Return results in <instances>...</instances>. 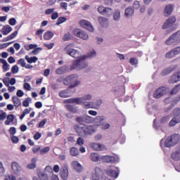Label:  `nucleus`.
<instances>
[{
    "label": "nucleus",
    "mask_w": 180,
    "mask_h": 180,
    "mask_svg": "<svg viewBox=\"0 0 180 180\" xmlns=\"http://www.w3.org/2000/svg\"><path fill=\"white\" fill-rule=\"evenodd\" d=\"M170 119H171L170 115L165 116L160 119V123H162V124H164L167 123V122H169Z\"/></svg>",
    "instance_id": "nucleus-43"
},
{
    "label": "nucleus",
    "mask_w": 180,
    "mask_h": 180,
    "mask_svg": "<svg viewBox=\"0 0 180 180\" xmlns=\"http://www.w3.org/2000/svg\"><path fill=\"white\" fill-rule=\"evenodd\" d=\"M129 63L131 65H137V63H139V60L136 59V58H131L129 59Z\"/></svg>",
    "instance_id": "nucleus-55"
},
{
    "label": "nucleus",
    "mask_w": 180,
    "mask_h": 180,
    "mask_svg": "<svg viewBox=\"0 0 180 180\" xmlns=\"http://www.w3.org/2000/svg\"><path fill=\"white\" fill-rule=\"evenodd\" d=\"M71 165L72 168H74V169H75V171H77V172H81L82 171V166L81 165V164H79V162L77 161H73L72 162Z\"/></svg>",
    "instance_id": "nucleus-22"
},
{
    "label": "nucleus",
    "mask_w": 180,
    "mask_h": 180,
    "mask_svg": "<svg viewBox=\"0 0 180 180\" xmlns=\"http://www.w3.org/2000/svg\"><path fill=\"white\" fill-rule=\"evenodd\" d=\"M70 39H71V34L70 32L65 34L63 37V40L64 41H68V40H70Z\"/></svg>",
    "instance_id": "nucleus-52"
},
{
    "label": "nucleus",
    "mask_w": 180,
    "mask_h": 180,
    "mask_svg": "<svg viewBox=\"0 0 180 180\" xmlns=\"http://www.w3.org/2000/svg\"><path fill=\"white\" fill-rule=\"evenodd\" d=\"M49 151H50V147L46 146V147L41 149L40 154H41V155H43L44 154H47V153H49Z\"/></svg>",
    "instance_id": "nucleus-49"
},
{
    "label": "nucleus",
    "mask_w": 180,
    "mask_h": 180,
    "mask_svg": "<svg viewBox=\"0 0 180 180\" xmlns=\"http://www.w3.org/2000/svg\"><path fill=\"white\" fill-rule=\"evenodd\" d=\"M59 96H60V98H67V91H62L59 93Z\"/></svg>",
    "instance_id": "nucleus-62"
},
{
    "label": "nucleus",
    "mask_w": 180,
    "mask_h": 180,
    "mask_svg": "<svg viewBox=\"0 0 180 180\" xmlns=\"http://www.w3.org/2000/svg\"><path fill=\"white\" fill-rule=\"evenodd\" d=\"M114 20H119L120 19V11L117 10L113 14Z\"/></svg>",
    "instance_id": "nucleus-46"
},
{
    "label": "nucleus",
    "mask_w": 180,
    "mask_h": 180,
    "mask_svg": "<svg viewBox=\"0 0 180 180\" xmlns=\"http://www.w3.org/2000/svg\"><path fill=\"white\" fill-rule=\"evenodd\" d=\"M64 85H70L69 88H75V86H77V85H79L80 82L78 81V77L75 75H71L70 76H68L64 80H63Z\"/></svg>",
    "instance_id": "nucleus-3"
},
{
    "label": "nucleus",
    "mask_w": 180,
    "mask_h": 180,
    "mask_svg": "<svg viewBox=\"0 0 180 180\" xmlns=\"http://www.w3.org/2000/svg\"><path fill=\"white\" fill-rule=\"evenodd\" d=\"M176 82H179V79L178 77L177 73L176 72L169 79V83L176 84Z\"/></svg>",
    "instance_id": "nucleus-25"
},
{
    "label": "nucleus",
    "mask_w": 180,
    "mask_h": 180,
    "mask_svg": "<svg viewBox=\"0 0 180 180\" xmlns=\"http://www.w3.org/2000/svg\"><path fill=\"white\" fill-rule=\"evenodd\" d=\"M12 30V27H11V25H6L2 27L1 33L4 34V36H6L7 34H9Z\"/></svg>",
    "instance_id": "nucleus-20"
},
{
    "label": "nucleus",
    "mask_w": 180,
    "mask_h": 180,
    "mask_svg": "<svg viewBox=\"0 0 180 180\" xmlns=\"http://www.w3.org/2000/svg\"><path fill=\"white\" fill-rule=\"evenodd\" d=\"M101 162H105L106 164H113L116 162V158L110 155L101 156Z\"/></svg>",
    "instance_id": "nucleus-14"
},
{
    "label": "nucleus",
    "mask_w": 180,
    "mask_h": 180,
    "mask_svg": "<svg viewBox=\"0 0 180 180\" xmlns=\"http://www.w3.org/2000/svg\"><path fill=\"white\" fill-rule=\"evenodd\" d=\"M172 160L174 161H179L180 160V150H176L172 153L171 155Z\"/></svg>",
    "instance_id": "nucleus-28"
},
{
    "label": "nucleus",
    "mask_w": 180,
    "mask_h": 180,
    "mask_svg": "<svg viewBox=\"0 0 180 180\" xmlns=\"http://www.w3.org/2000/svg\"><path fill=\"white\" fill-rule=\"evenodd\" d=\"M175 22H176V17L174 15L171 16L166 20V22H164L162 29L165 30L168 29V27H171Z\"/></svg>",
    "instance_id": "nucleus-13"
},
{
    "label": "nucleus",
    "mask_w": 180,
    "mask_h": 180,
    "mask_svg": "<svg viewBox=\"0 0 180 180\" xmlns=\"http://www.w3.org/2000/svg\"><path fill=\"white\" fill-rule=\"evenodd\" d=\"M165 94H167L165 87H160L155 91L153 96L154 98H156V99H159L161 96H164Z\"/></svg>",
    "instance_id": "nucleus-15"
},
{
    "label": "nucleus",
    "mask_w": 180,
    "mask_h": 180,
    "mask_svg": "<svg viewBox=\"0 0 180 180\" xmlns=\"http://www.w3.org/2000/svg\"><path fill=\"white\" fill-rule=\"evenodd\" d=\"M103 175H105L103 170L99 167H96L91 176L93 179H101V178H103Z\"/></svg>",
    "instance_id": "nucleus-9"
},
{
    "label": "nucleus",
    "mask_w": 180,
    "mask_h": 180,
    "mask_svg": "<svg viewBox=\"0 0 180 180\" xmlns=\"http://www.w3.org/2000/svg\"><path fill=\"white\" fill-rule=\"evenodd\" d=\"M44 47H46V49H48V50H51V49H53V47H54V42H52L51 44H44Z\"/></svg>",
    "instance_id": "nucleus-56"
},
{
    "label": "nucleus",
    "mask_w": 180,
    "mask_h": 180,
    "mask_svg": "<svg viewBox=\"0 0 180 180\" xmlns=\"http://www.w3.org/2000/svg\"><path fill=\"white\" fill-rule=\"evenodd\" d=\"M24 89H25L26 91H30V89H32V86H30V84L25 83L24 84Z\"/></svg>",
    "instance_id": "nucleus-64"
},
{
    "label": "nucleus",
    "mask_w": 180,
    "mask_h": 180,
    "mask_svg": "<svg viewBox=\"0 0 180 180\" xmlns=\"http://www.w3.org/2000/svg\"><path fill=\"white\" fill-rule=\"evenodd\" d=\"M67 21V18L65 17H59L57 20L56 25L57 26H60L61 23H64V22Z\"/></svg>",
    "instance_id": "nucleus-44"
},
{
    "label": "nucleus",
    "mask_w": 180,
    "mask_h": 180,
    "mask_svg": "<svg viewBox=\"0 0 180 180\" xmlns=\"http://www.w3.org/2000/svg\"><path fill=\"white\" fill-rule=\"evenodd\" d=\"M104 117L102 115H98L95 118L96 123H98V126L102 125L103 123Z\"/></svg>",
    "instance_id": "nucleus-40"
},
{
    "label": "nucleus",
    "mask_w": 180,
    "mask_h": 180,
    "mask_svg": "<svg viewBox=\"0 0 180 180\" xmlns=\"http://www.w3.org/2000/svg\"><path fill=\"white\" fill-rule=\"evenodd\" d=\"M74 47H75V44H69L64 48L63 51H65L68 56L73 57V58H78L79 57V52L74 49Z\"/></svg>",
    "instance_id": "nucleus-5"
},
{
    "label": "nucleus",
    "mask_w": 180,
    "mask_h": 180,
    "mask_svg": "<svg viewBox=\"0 0 180 180\" xmlns=\"http://www.w3.org/2000/svg\"><path fill=\"white\" fill-rule=\"evenodd\" d=\"M79 25L83 29H86V30H88L89 32H94V26L91 22L86 20H81L79 21Z\"/></svg>",
    "instance_id": "nucleus-10"
},
{
    "label": "nucleus",
    "mask_w": 180,
    "mask_h": 180,
    "mask_svg": "<svg viewBox=\"0 0 180 180\" xmlns=\"http://www.w3.org/2000/svg\"><path fill=\"white\" fill-rule=\"evenodd\" d=\"M82 99H83V105L84 106H85V105L88 103L85 102V101H91V99H92V96H91L90 94H87L86 96H84V97H82Z\"/></svg>",
    "instance_id": "nucleus-42"
},
{
    "label": "nucleus",
    "mask_w": 180,
    "mask_h": 180,
    "mask_svg": "<svg viewBox=\"0 0 180 180\" xmlns=\"http://www.w3.org/2000/svg\"><path fill=\"white\" fill-rule=\"evenodd\" d=\"M105 174L108 175V176H111V178H117L119 176V172L113 170L112 169H108L105 171Z\"/></svg>",
    "instance_id": "nucleus-18"
},
{
    "label": "nucleus",
    "mask_w": 180,
    "mask_h": 180,
    "mask_svg": "<svg viewBox=\"0 0 180 180\" xmlns=\"http://www.w3.org/2000/svg\"><path fill=\"white\" fill-rule=\"evenodd\" d=\"M98 12L101 15H105V16H111L113 13V10L110 8H105L103 6H100L98 8Z\"/></svg>",
    "instance_id": "nucleus-12"
},
{
    "label": "nucleus",
    "mask_w": 180,
    "mask_h": 180,
    "mask_svg": "<svg viewBox=\"0 0 180 180\" xmlns=\"http://www.w3.org/2000/svg\"><path fill=\"white\" fill-rule=\"evenodd\" d=\"M41 150L40 146H37L36 147L32 148V152L34 154H37V153H39V151Z\"/></svg>",
    "instance_id": "nucleus-61"
},
{
    "label": "nucleus",
    "mask_w": 180,
    "mask_h": 180,
    "mask_svg": "<svg viewBox=\"0 0 180 180\" xmlns=\"http://www.w3.org/2000/svg\"><path fill=\"white\" fill-rule=\"evenodd\" d=\"M18 36V31H15L11 34L8 35L7 37L4 38V41H9V40H12L15 39Z\"/></svg>",
    "instance_id": "nucleus-37"
},
{
    "label": "nucleus",
    "mask_w": 180,
    "mask_h": 180,
    "mask_svg": "<svg viewBox=\"0 0 180 180\" xmlns=\"http://www.w3.org/2000/svg\"><path fill=\"white\" fill-rule=\"evenodd\" d=\"M30 102H32V98L30 97L26 98L22 101V106H24V108H29Z\"/></svg>",
    "instance_id": "nucleus-39"
},
{
    "label": "nucleus",
    "mask_w": 180,
    "mask_h": 180,
    "mask_svg": "<svg viewBox=\"0 0 180 180\" xmlns=\"http://www.w3.org/2000/svg\"><path fill=\"white\" fill-rule=\"evenodd\" d=\"M70 153L72 157H77V155H79V150L75 147H72L70 150Z\"/></svg>",
    "instance_id": "nucleus-32"
},
{
    "label": "nucleus",
    "mask_w": 180,
    "mask_h": 180,
    "mask_svg": "<svg viewBox=\"0 0 180 180\" xmlns=\"http://www.w3.org/2000/svg\"><path fill=\"white\" fill-rule=\"evenodd\" d=\"M37 47V44H30L29 46H25V50L29 51V50H33V49H36Z\"/></svg>",
    "instance_id": "nucleus-54"
},
{
    "label": "nucleus",
    "mask_w": 180,
    "mask_h": 180,
    "mask_svg": "<svg viewBox=\"0 0 180 180\" xmlns=\"http://www.w3.org/2000/svg\"><path fill=\"white\" fill-rule=\"evenodd\" d=\"M102 105V100L99 99L95 102H89L84 105L86 109H98V108Z\"/></svg>",
    "instance_id": "nucleus-11"
},
{
    "label": "nucleus",
    "mask_w": 180,
    "mask_h": 180,
    "mask_svg": "<svg viewBox=\"0 0 180 180\" xmlns=\"http://www.w3.org/2000/svg\"><path fill=\"white\" fill-rule=\"evenodd\" d=\"M8 23L9 25H11V26H15V25H16V19L13 18H10L8 20Z\"/></svg>",
    "instance_id": "nucleus-58"
},
{
    "label": "nucleus",
    "mask_w": 180,
    "mask_h": 180,
    "mask_svg": "<svg viewBox=\"0 0 180 180\" xmlns=\"http://www.w3.org/2000/svg\"><path fill=\"white\" fill-rule=\"evenodd\" d=\"M166 58H174L175 57V53H174V50L172 49L169 52H167L165 55Z\"/></svg>",
    "instance_id": "nucleus-45"
},
{
    "label": "nucleus",
    "mask_w": 180,
    "mask_h": 180,
    "mask_svg": "<svg viewBox=\"0 0 180 180\" xmlns=\"http://www.w3.org/2000/svg\"><path fill=\"white\" fill-rule=\"evenodd\" d=\"M172 12H174V5L167 4L164 9L163 13L165 16L168 18V16H170V15H172Z\"/></svg>",
    "instance_id": "nucleus-17"
},
{
    "label": "nucleus",
    "mask_w": 180,
    "mask_h": 180,
    "mask_svg": "<svg viewBox=\"0 0 180 180\" xmlns=\"http://www.w3.org/2000/svg\"><path fill=\"white\" fill-rule=\"evenodd\" d=\"M174 70H175V68H167L162 71L161 75H162V77H165V75H169V74H171Z\"/></svg>",
    "instance_id": "nucleus-27"
},
{
    "label": "nucleus",
    "mask_w": 180,
    "mask_h": 180,
    "mask_svg": "<svg viewBox=\"0 0 180 180\" xmlns=\"http://www.w3.org/2000/svg\"><path fill=\"white\" fill-rule=\"evenodd\" d=\"M11 72L13 74H18V72H19V67H18V65H15L12 67Z\"/></svg>",
    "instance_id": "nucleus-53"
},
{
    "label": "nucleus",
    "mask_w": 180,
    "mask_h": 180,
    "mask_svg": "<svg viewBox=\"0 0 180 180\" xmlns=\"http://www.w3.org/2000/svg\"><path fill=\"white\" fill-rule=\"evenodd\" d=\"M95 56H96V52L94 51L88 56H84L83 57L75 60L70 66V70H82L86 67H88V63L85 62V59L91 57H95Z\"/></svg>",
    "instance_id": "nucleus-2"
},
{
    "label": "nucleus",
    "mask_w": 180,
    "mask_h": 180,
    "mask_svg": "<svg viewBox=\"0 0 180 180\" xmlns=\"http://www.w3.org/2000/svg\"><path fill=\"white\" fill-rule=\"evenodd\" d=\"M25 60L27 61V63H29V64H32L33 63H36L37 62V60H39V58L36 56L34 57H29V56H25Z\"/></svg>",
    "instance_id": "nucleus-36"
},
{
    "label": "nucleus",
    "mask_w": 180,
    "mask_h": 180,
    "mask_svg": "<svg viewBox=\"0 0 180 180\" xmlns=\"http://www.w3.org/2000/svg\"><path fill=\"white\" fill-rule=\"evenodd\" d=\"M17 64H18V65H20L23 68H25V67H26V61L23 58H20L17 61Z\"/></svg>",
    "instance_id": "nucleus-47"
},
{
    "label": "nucleus",
    "mask_w": 180,
    "mask_h": 180,
    "mask_svg": "<svg viewBox=\"0 0 180 180\" xmlns=\"http://www.w3.org/2000/svg\"><path fill=\"white\" fill-rule=\"evenodd\" d=\"M6 119V112H3L0 114V120L4 121Z\"/></svg>",
    "instance_id": "nucleus-63"
},
{
    "label": "nucleus",
    "mask_w": 180,
    "mask_h": 180,
    "mask_svg": "<svg viewBox=\"0 0 180 180\" xmlns=\"http://www.w3.org/2000/svg\"><path fill=\"white\" fill-rule=\"evenodd\" d=\"M68 175H69L68 164L67 163L61 164L60 169V178H62V179L63 180H67L68 179Z\"/></svg>",
    "instance_id": "nucleus-7"
},
{
    "label": "nucleus",
    "mask_w": 180,
    "mask_h": 180,
    "mask_svg": "<svg viewBox=\"0 0 180 180\" xmlns=\"http://www.w3.org/2000/svg\"><path fill=\"white\" fill-rule=\"evenodd\" d=\"M12 102L15 106V108H19V106H22V101L16 96H13L12 97Z\"/></svg>",
    "instance_id": "nucleus-21"
},
{
    "label": "nucleus",
    "mask_w": 180,
    "mask_h": 180,
    "mask_svg": "<svg viewBox=\"0 0 180 180\" xmlns=\"http://www.w3.org/2000/svg\"><path fill=\"white\" fill-rule=\"evenodd\" d=\"M179 90H180V84H178L172 89L170 94L171 95H176V94L179 92Z\"/></svg>",
    "instance_id": "nucleus-41"
},
{
    "label": "nucleus",
    "mask_w": 180,
    "mask_h": 180,
    "mask_svg": "<svg viewBox=\"0 0 180 180\" xmlns=\"http://www.w3.org/2000/svg\"><path fill=\"white\" fill-rule=\"evenodd\" d=\"M91 147L93 150H95V151H103V150H107L105 145L99 143H91Z\"/></svg>",
    "instance_id": "nucleus-16"
},
{
    "label": "nucleus",
    "mask_w": 180,
    "mask_h": 180,
    "mask_svg": "<svg viewBox=\"0 0 180 180\" xmlns=\"http://www.w3.org/2000/svg\"><path fill=\"white\" fill-rule=\"evenodd\" d=\"M31 162L32 163L27 165V168H28V169H34L36 167V162H37V158H33L31 160Z\"/></svg>",
    "instance_id": "nucleus-33"
},
{
    "label": "nucleus",
    "mask_w": 180,
    "mask_h": 180,
    "mask_svg": "<svg viewBox=\"0 0 180 180\" xmlns=\"http://www.w3.org/2000/svg\"><path fill=\"white\" fill-rule=\"evenodd\" d=\"M75 103L77 105H84V99L82 98H75Z\"/></svg>",
    "instance_id": "nucleus-50"
},
{
    "label": "nucleus",
    "mask_w": 180,
    "mask_h": 180,
    "mask_svg": "<svg viewBox=\"0 0 180 180\" xmlns=\"http://www.w3.org/2000/svg\"><path fill=\"white\" fill-rule=\"evenodd\" d=\"M76 122L78 124L74 125V130L76 133L79 134L81 137L89 134H92L95 132V128L94 126L86 125L83 123H92L94 122V118L89 115H84L76 117Z\"/></svg>",
    "instance_id": "nucleus-1"
},
{
    "label": "nucleus",
    "mask_w": 180,
    "mask_h": 180,
    "mask_svg": "<svg viewBox=\"0 0 180 180\" xmlns=\"http://www.w3.org/2000/svg\"><path fill=\"white\" fill-rule=\"evenodd\" d=\"M9 133L10 134H11L12 136H13V134H16V128H15V127H11L9 129Z\"/></svg>",
    "instance_id": "nucleus-59"
},
{
    "label": "nucleus",
    "mask_w": 180,
    "mask_h": 180,
    "mask_svg": "<svg viewBox=\"0 0 180 180\" xmlns=\"http://www.w3.org/2000/svg\"><path fill=\"white\" fill-rule=\"evenodd\" d=\"M72 33L74 36L76 37H79L82 40H88L89 39V36L85 32V31H82L80 29L75 28L73 30Z\"/></svg>",
    "instance_id": "nucleus-8"
},
{
    "label": "nucleus",
    "mask_w": 180,
    "mask_h": 180,
    "mask_svg": "<svg viewBox=\"0 0 180 180\" xmlns=\"http://www.w3.org/2000/svg\"><path fill=\"white\" fill-rule=\"evenodd\" d=\"M98 22L101 26H103L106 22H108V19L103 18V17H99L98 18Z\"/></svg>",
    "instance_id": "nucleus-51"
},
{
    "label": "nucleus",
    "mask_w": 180,
    "mask_h": 180,
    "mask_svg": "<svg viewBox=\"0 0 180 180\" xmlns=\"http://www.w3.org/2000/svg\"><path fill=\"white\" fill-rule=\"evenodd\" d=\"M165 147H167L169 148V147H174V142H172V140L171 139V136H168L167 139L165 141Z\"/></svg>",
    "instance_id": "nucleus-35"
},
{
    "label": "nucleus",
    "mask_w": 180,
    "mask_h": 180,
    "mask_svg": "<svg viewBox=\"0 0 180 180\" xmlns=\"http://www.w3.org/2000/svg\"><path fill=\"white\" fill-rule=\"evenodd\" d=\"M76 144H77L78 146H84V144H85V140H84L82 137H79L77 139Z\"/></svg>",
    "instance_id": "nucleus-48"
},
{
    "label": "nucleus",
    "mask_w": 180,
    "mask_h": 180,
    "mask_svg": "<svg viewBox=\"0 0 180 180\" xmlns=\"http://www.w3.org/2000/svg\"><path fill=\"white\" fill-rule=\"evenodd\" d=\"M38 177L39 178L37 179L36 176L33 177V180H49V177L47 176V174L43 173V172H39L38 174Z\"/></svg>",
    "instance_id": "nucleus-26"
},
{
    "label": "nucleus",
    "mask_w": 180,
    "mask_h": 180,
    "mask_svg": "<svg viewBox=\"0 0 180 180\" xmlns=\"http://www.w3.org/2000/svg\"><path fill=\"white\" fill-rule=\"evenodd\" d=\"M4 174H5V168L2 162H0V175H4Z\"/></svg>",
    "instance_id": "nucleus-57"
},
{
    "label": "nucleus",
    "mask_w": 180,
    "mask_h": 180,
    "mask_svg": "<svg viewBox=\"0 0 180 180\" xmlns=\"http://www.w3.org/2000/svg\"><path fill=\"white\" fill-rule=\"evenodd\" d=\"M180 43V30L173 33L165 41L167 46L178 44Z\"/></svg>",
    "instance_id": "nucleus-6"
},
{
    "label": "nucleus",
    "mask_w": 180,
    "mask_h": 180,
    "mask_svg": "<svg viewBox=\"0 0 180 180\" xmlns=\"http://www.w3.org/2000/svg\"><path fill=\"white\" fill-rule=\"evenodd\" d=\"M173 117L169 122V127H174L180 123V108H176L172 112Z\"/></svg>",
    "instance_id": "nucleus-4"
},
{
    "label": "nucleus",
    "mask_w": 180,
    "mask_h": 180,
    "mask_svg": "<svg viewBox=\"0 0 180 180\" xmlns=\"http://www.w3.org/2000/svg\"><path fill=\"white\" fill-rule=\"evenodd\" d=\"M11 168L14 172V174H18L20 169V166H19V164L18 162H12L11 164Z\"/></svg>",
    "instance_id": "nucleus-31"
},
{
    "label": "nucleus",
    "mask_w": 180,
    "mask_h": 180,
    "mask_svg": "<svg viewBox=\"0 0 180 180\" xmlns=\"http://www.w3.org/2000/svg\"><path fill=\"white\" fill-rule=\"evenodd\" d=\"M53 37H54V33L53 32L48 31L44 34V40H51Z\"/></svg>",
    "instance_id": "nucleus-30"
},
{
    "label": "nucleus",
    "mask_w": 180,
    "mask_h": 180,
    "mask_svg": "<svg viewBox=\"0 0 180 180\" xmlns=\"http://www.w3.org/2000/svg\"><path fill=\"white\" fill-rule=\"evenodd\" d=\"M66 109L68 110V112H72V113H77V112H78L77 108L74 107V105H67Z\"/></svg>",
    "instance_id": "nucleus-38"
},
{
    "label": "nucleus",
    "mask_w": 180,
    "mask_h": 180,
    "mask_svg": "<svg viewBox=\"0 0 180 180\" xmlns=\"http://www.w3.org/2000/svg\"><path fill=\"white\" fill-rule=\"evenodd\" d=\"M173 51L175 56H178V54H180V46L173 49Z\"/></svg>",
    "instance_id": "nucleus-60"
},
{
    "label": "nucleus",
    "mask_w": 180,
    "mask_h": 180,
    "mask_svg": "<svg viewBox=\"0 0 180 180\" xmlns=\"http://www.w3.org/2000/svg\"><path fill=\"white\" fill-rule=\"evenodd\" d=\"M15 116L13 114H11L6 116V120L4 122L6 126H9L11 123H13V122L15 120Z\"/></svg>",
    "instance_id": "nucleus-24"
},
{
    "label": "nucleus",
    "mask_w": 180,
    "mask_h": 180,
    "mask_svg": "<svg viewBox=\"0 0 180 180\" xmlns=\"http://www.w3.org/2000/svg\"><path fill=\"white\" fill-rule=\"evenodd\" d=\"M125 16L129 17V16H133L134 14V9L133 7H128L127 8L125 9Z\"/></svg>",
    "instance_id": "nucleus-34"
},
{
    "label": "nucleus",
    "mask_w": 180,
    "mask_h": 180,
    "mask_svg": "<svg viewBox=\"0 0 180 180\" xmlns=\"http://www.w3.org/2000/svg\"><path fill=\"white\" fill-rule=\"evenodd\" d=\"M65 72H68V66L66 65L61 66L56 70V74L58 75H63V74H65Z\"/></svg>",
    "instance_id": "nucleus-19"
},
{
    "label": "nucleus",
    "mask_w": 180,
    "mask_h": 180,
    "mask_svg": "<svg viewBox=\"0 0 180 180\" xmlns=\"http://www.w3.org/2000/svg\"><path fill=\"white\" fill-rule=\"evenodd\" d=\"M90 159L93 162H101V156L98 154V153H91L90 154Z\"/></svg>",
    "instance_id": "nucleus-23"
},
{
    "label": "nucleus",
    "mask_w": 180,
    "mask_h": 180,
    "mask_svg": "<svg viewBox=\"0 0 180 180\" xmlns=\"http://www.w3.org/2000/svg\"><path fill=\"white\" fill-rule=\"evenodd\" d=\"M179 135L176 134L170 136V139L172 140L174 146H176V143H179Z\"/></svg>",
    "instance_id": "nucleus-29"
}]
</instances>
